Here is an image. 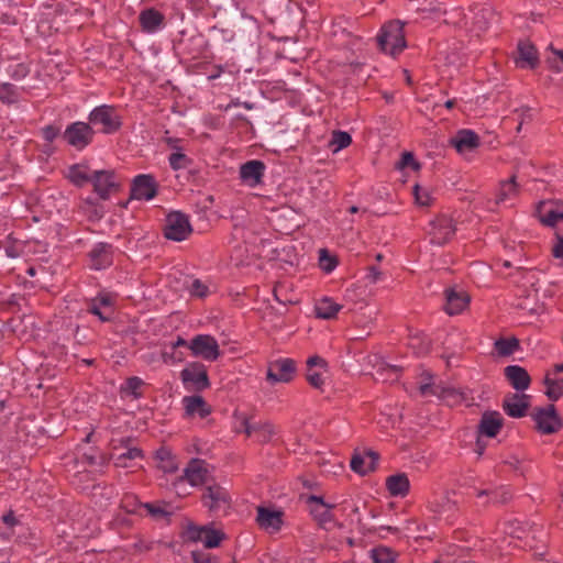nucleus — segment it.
<instances>
[{"label": "nucleus", "mask_w": 563, "mask_h": 563, "mask_svg": "<svg viewBox=\"0 0 563 563\" xmlns=\"http://www.w3.org/2000/svg\"><path fill=\"white\" fill-rule=\"evenodd\" d=\"M284 512L264 506L257 507L256 522L261 529L277 532L283 526Z\"/></svg>", "instance_id": "obj_18"}, {"label": "nucleus", "mask_w": 563, "mask_h": 563, "mask_svg": "<svg viewBox=\"0 0 563 563\" xmlns=\"http://www.w3.org/2000/svg\"><path fill=\"white\" fill-rule=\"evenodd\" d=\"M205 532V526L198 527V526H189L187 529V537L191 541H201L202 533Z\"/></svg>", "instance_id": "obj_57"}, {"label": "nucleus", "mask_w": 563, "mask_h": 563, "mask_svg": "<svg viewBox=\"0 0 563 563\" xmlns=\"http://www.w3.org/2000/svg\"><path fill=\"white\" fill-rule=\"evenodd\" d=\"M183 402L188 416L198 413L200 418H206L211 413V407L199 395L186 396L184 397Z\"/></svg>", "instance_id": "obj_29"}, {"label": "nucleus", "mask_w": 563, "mask_h": 563, "mask_svg": "<svg viewBox=\"0 0 563 563\" xmlns=\"http://www.w3.org/2000/svg\"><path fill=\"white\" fill-rule=\"evenodd\" d=\"M113 300L109 295H100L91 299L88 305V312L97 316L100 321L106 322L112 319Z\"/></svg>", "instance_id": "obj_25"}, {"label": "nucleus", "mask_w": 563, "mask_h": 563, "mask_svg": "<svg viewBox=\"0 0 563 563\" xmlns=\"http://www.w3.org/2000/svg\"><path fill=\"white\" fill-rule=\"evenodd\" d=\"M67 177L76 187H82L88 183L91 184L92 173H89V168L86 165L74 164L69 166Z\"/></svg>", "instance_id": "obj_31"}, {"label": "nucleus", "mask_w": 563, "mask_h": 563, "mask_svg": "<svg viewBox=\"0 0 563 563\" xmlns=\"http://www.w3.org/2000/svg\"><path fill=\"white\" fill-rule=\"evenodd\" d=\"M223 538V532L205 526V532L202 533L201 542L203 543L205 548L213 549L220 544Z\"/></svg>", "instance_id": "obj_39"}, {"label": "nucleus", "mask_w": 563, "mask_h": 563, "mask_svg": "<svg viewBox=\"0 0 563 563\" xmlns=\"http://www.w3.org/2000/svg\"><path fill=\"white\" fill-rule=\"evenodd\" d=\"M413 195L416 201L421 206H429L431 201V197L427 189L421 188L419 185L413 187Z\"/></svg>", "instance_id": "obj_52"}, {"label": "nucleus", "mask_w": 563, "mask_h": 563, "mask_svg": "<svg viewBox=\"0 0 563 563\" xmlns=\"http://www.w3.org/2000/svg\"><path fill=\"white\" fill-rule=\"evenodd\" d=\"M532 419L536 422L537 430L543 434H553L563 427V421L552 404L536 408Z\"/></svg>", "instance_id": "obj_7"}, {"label": "nucleus", "mask_w": 563, "mask_h": 563, "mask_svg": "<svg viewBox=\"0 0 563 563\" xmlns=\"http://www.w3.org/2000/svg\"><path fill=\"white\" fill-rule=\"evenodd\" d=\"M8 75L11 79L19 81L24 79L30 74V67L29 65L24 63H19L14 65H10L7 69Z\"/></svg>", "instance_id": "obj_47"}, {"label": "nucleus", "mask_w": 563, "mask_h": 563, "mask_svg": "<svg viewBox=\"0 0 563 563\" xmlns=\"http://www.w3.org/2000/svg\"><path fill=\"white\" fill-rule=\"evenodd\" d=\"M165 144L173 150V152H180L183 147L180 146L181 140L177 137H165Z\"/></svg>", "instance_id": "obj_62"}, {"label": "nucleus", "mask_w": 563, "mask_h": 563, "mask_svg": "<svg viewBox=\"0 0 563 563\" xmlns=\"http://www.w3.org/2000/svg\"><path fill=\"white\" fill-rule=\"evenodd\" d=\"M365 454L364 455H361V454H354L351 459V468L352 471H354L355 473L360 474V475H366L367 474V471H366V465H365Z\"/></svg>", "instance_id": "obj_50"}, {"label": "nucleus", "mask_w": 563, "mask_h": 563, "mask_svg": "<svg viewBox=\"0 0 563 563\" xmlns=\"http://www.w3.org/2000/svg\"><path fill=\"white\" fill-rule=\"evenodd\" d=\"M341 309L342 305L336 303L332 298L329 297H323L317 301L314 306L316 317L324 320L335 318Z\"/></svg>", "instance_id": "obj_30"}, {"label": "nucleus", "mask_w": 563, "mask_h": 563, "mask_svg": "<svg viewBox=\"0 0 563 563\" xmlns=\"http://www.w3.org/2000/svg\"><path fill=\"white\" fill-rule=\"evenodd\" d=\"M307 380L314 388H320L323 385V379L321 377V374L318 372H312L311 369H308Z\"/></svg>", "instance_id": "obj_59"}, {"label": "nucleus", "mask_w": 563, "mask_h": 563, "mask_svg": "<svg viewBox=\"0 0 563 563\" xmlns=\"http://www.w3.org/2000/svg\"><path fill=\"white\" fill-rule=\"evenodd\" d=\"M519 340L515 336L510 339L500 338L495 341L494 350L499 356H510L519 350Z\"/></svg>", "instance_id": "obj_35"}, {"label": "nucleus", "mask_w": 563, "mask_h": 563, "mask_svg": "<svg viewBox=\"0 0 563 563\" xmlns=\"http://www.w3.org/2000/svg\"><path fill=\"white\" fill-rule=\"evenodd\" d=\"M139 22L145 33H155L165 26V15L155 8H147L140 12Z\"/></svg>", "instance_id": "obj_23"}, {"label": "nucleus", "mask_w": 563, "mask_h": 563, "mask_svg": "<svg viewBox=\"0 0 563 563\" xmlns=\"http://www.w3.org/2000/svg\"><path fill=\"white\" fill-rule=\"evenodd\" d=\"M88 123L93 128L101 125L103 134H114L122 126V117L113 106L101 104L93 108L88 114Z\"/></svg>", "instance_id": "obj_2"}, {"label": "nucleus", "mask_w": 563, "mask_h": 563, "mask_svg": "<svg viewBox=\"0 0 563 563\" xmlns=\"http://www.w3.org/2000/svg\"><path fill=\"white\" fill-rule=\"evenodd\" d=\"M21 91H24V88L11 82H0V101L8 106L15 104L21 99Z\"/></svg>", "instance_id": "obj_34"}, {"label": "nucleus", "mask_w": 563, "mask_h": 563, "mask_svg": "<svg viewBox=\"0 0 563 563\" xmlns=\"http://www.w3.org/2000/svg\"><path fill=\"white\" fill-rule=\"evenodd\" d=\"M450 144L460 154H465L475 151L481 142L479 136L473 131L468 129H463L456 132V134L451 137Z\"/></svg>", "instance_id": "obj_19"}, {"label": "nucleus", "mask_w": 563, "mask_h": 563, "mask_svg": "<svg viewBox=\"0 0 563 563\" xmlns=\"http://www.w3.org/2000/svg\"><path fill=\"white\" fill-rule=\"evenodd\" d=\"M191 558L194 563H218L216 556L205 551H192Z\"/></svg>", "instance_id": "obj_53"}, {"label": "nucleus", "mask_w": 563, "mask_h": 563, "mask_svg": "<svg viewBox=\"0 0 563 563\" xmlns=\"http://www.w3.org/2000/svg\"><path fill=\"white\" fill-rule=\"evenodd\" d=\"M296 373V362L291 358H278L268 363L266 379L272 385L289 383Z\"/></svg>", "instance_id": "obj_12"}, {"label": "nucleus", "mask_w": 563, "mask_h": 563, "mask_svg": "<svg viewBox=\"0 0 563 563\" xmlns=\"http://www.w3.org/2000/svg\"><path fill=\"white\" fill-rule=\"evenodd\" d=\"M189 292L191 296L203 298L208 295L209 289L200 279H194L189 286Z\"/></svg>", "instance_id": "obj_51"}, {"label": "nucleus", "mask_w": 563, "mask_h": 563, "mask_svg": "<svg viewBox=\"0 0 563 563\" xmlns=\"http://www.w3.org/2000/svg\"><path fill=\"white\" fill-rule=\"evenodd\" d=\"M335 508L334 504L328 506H311L310 514L318 521L319 526L323 529H328L330 525H335L334 517L331 512Z\"/></svg>", "instance_id": "obj_32"}, {"label": "nucleus", "mask_w": 563, "mask_h": 563, "mask_svg": "<svg viewBox=\"0 0 563 563\" xmlns=\"http://www.w3.org/2000/svg\"><path fill=\"white\" fill-rule=\"evenodd\" d=\"M505 377L517 391H523L529 388L531 378L528 372L519 365H508L504 369Z\"/></svg>", "instance_id": "obj_26"}, {"label": "nucleus", "mask_w": 563, "mask_h": 563, "mask_svg": "<svg viewBox=\"0 0 563 563\" xmlns=\"http://www.w3.org/2000/svg\"><path fill=\"white\" fill-rule=\"evenodd\" d=\"M202 504L213 514L224 512L229 508L230 496L225 488L218 484L206 487L202 497Z\"/></svg>", "instance_id": "obj_13"}, {"label": "nucleus", "mask_w": 563, "mask_h": 563, "mask_svg": "<svg viewBox=\"0 0 563 563\" xmlns=\"http://www.w3.org/2000/svg\"><path fill=\"white\" fill-rule=\"evenodd\" d=\"M430 242L437 245H443L455 234V224L449 216L441 214L430 222Z\"/></svg>", "instance_id": "obj_14"}, {"label": "nucleus", "mask_w": 563, "mask_h": 563, "mask_svg": "<svg viewBox=\"0 0 563 563\" xmlns=\"http://www.w3.org/2000/svg\"><path fill=\"white\" fill-rule=\"evenodd\" d=\"M504 426V418L498 411H485L477 424V433L487 438H495Z\"/></svg>", "instance_id": "obj_20"}, {"label": "nucleus", "mask_w": 563, "mask_h": 563, "mask_svg": "<svg viewBox=\"0 0 563 563\" xmlns=\"http://www.w3.org/2000/svg\"><path fill=\"white\" fill-rule=\"evenodd\" d=\"M168 163L173 170L188 168L192 164V158L180 152H173L168 156Z\"/></svg>", "instance_id": "obj_41"}, {"label": "nucleus", "mask_w": 563, "mask_h": 563, "mask_svg": "<svg viewBox=\"0 0 563 563\" xmlns=\"http://www.w3.org/2000/svg\"><path fill=\"white\" fill-rule=\"evenodd\" d=\"M544 385L545 395L550 400L556 401L563 396V364H556L553 371L545 375Z\"/></svg>", "instance_id": "obj_21"}, {"label": "nucleus", "mask_w": 563, "mask_h": 563, "mask_svg": "<svg viewBox=\"0 0 563 563\" xmlns=\"http://www.w3.org/2000/svg\"><path fill=\"white\" fill-rule=\"evenodd\" d=\"M555 201H541L537 213L540 222L549 228H554L559 221H563V211L555 207Z\"/></svg>", "instance_id": "obj_27"}, {"label": "nucleus", "mask_w": 563, "mask_h": 563, "mask_svg": "<svg viewBox=\"0 0 563 563\" xmlns=\"http://www.w3.org/2000/svg\"><path fill=\"white\" fill-rule=\"evenodd\" d=\"M365 457L367 473L375 471L378 464L379 454L375 451L368 450L365 452Z\"/></svg>", "instance_id": "obj_55"}, {"label": "nucleus", "mask_w": 563, "mask_h": 563, "mask_svg": "<svg viewBox=\"0 0 563 563\" xmlns=\"http://www.w3.org/2000/svg\"><path fill=\"white\" fill-rule=\"evenodd\" d=\"M180 37L174 41L175 53L186 60H194L203 56L208 48V40L201 33L186 36V32L179 33Z\"/></svg>", "instance_id": "obj_3"}, {"label": "nucleus", "mask_w": 563, "mask_h": 563, "mask_svg": "<svg viewBox=\"0 0 563 563\" xmlns=\"http://www.w3.org/2000/svg\"><path fill=\"white\" fill-rule=\"evenodd\" d=\"M512 495L510 490L505 487L500 486L495 489L489 490L488 498L483 503V506H489V505H504L507 504L511 499Z\"/></svg>", "instance_id": "obj_38"}, {"label": "nucleus", "mask_w": 563, "mask_h": 563, "mask_svg": "<svg viewBox=\"0 0 563 563\" xmlns=\"http://www.w3.org/2000/svg\"><path fill=\"white\" fill-rule=\"evenodd\" d=\"M158 183L151 174H140L131 183L130 199L152 200L157 196Z\"/></svg>", "instance_id": "obj_11"}, {"label": "nucleus", "mask_w": 563, "mask_h": 563, "mask_svg": "<svg viewBox=\"0 0 563 563\" xmlns=\"http://www.w3.org/2000/svg\"><path fill=\"white\" fill-rule=\"evenodd\" d=\"M156 459L158 461V468L164 473L173 474L178 471V463L168 449H158L156 451Z\"/></svg>", "instance_id": "obj_33"}, {"label": "nucleus", "mask_w": 563, "mask_h": 563, "mask_svg": "<svg viewBox=\"0 0 563 563\" xmlns=\"http://www.w3.org/2000/svg\"><path fill=\"white\" fill-rule=\"evenodd\" d=\"M400 166L401 167H411L412 169L417 170L420 168V164L416 161L412 153L405 152L400 159Z\"/></svg>", "instance_id": "obj_56"}, {"label": "nucleus", "mask_w": 563, "mask_h": 563, "mask_svg": "<svg viewBox=\"0 0 563 563\" xmlns=\"http://www.w3.org/2000/svg\"><path fill=\"white\" fill-rule=\"evenodd\" d=\"M551 254L554 258L560 260L563 265V235L555 234Z\"/></svg>", "instance_id": "obj_54"}, {"label": "nucleus", "mask_w": 563, "mask_h": 563, "mask_svg": "<svg viewBox=\"0 0 563 563\" xmlns=\"http://www.w3.org/2000/svg\"><path fill=\"white\" fill-rule=\"evenodd\" d=\"M257 433L255 435V440L258 443H268L273 437L276 434L275 427L269 421L258 422Z\"/></svg>", "instance_id": "obj_40"}, {"label": "nucleus", "mask_w": 563, "mask_h": 563, "mask_svg": "<svg viewBox=\"0 0 563 563\" xmlns=\"http://www.w3.org/2000/svg\"><path fill=\"white\" fill-rule=\"evenodd\" d=\"M143 385H144V382L140 377L132 376L126 379L125 384L121 387V390H122V393H125L126 395H131L135 399H137V398L142 397L140 389Z\"/></svg>", "instance_id": "obj_44"}, {"label": "nucleus", "mask_w": 563, "mask_h": 563, "mask_svg": "<svg viewBox=\"0 0 563 563\" xmlns=\"http://www.w3.org/2000/svg\"><path fill=\"white\" fill-rule=\"evenodd\" d=\"M377 44L383 52L391 56L400 54L407 46L404 24L400 21H390L384 24L377 35Z\"/></svg>", "instance_id": "obj_1"}, {"label": "nucleus", "mask_w": 563, "mask_h": 563, "mask_svg": "<svg viewBox=\"0 0 563 563\" xmlns=\"http://www.w3.org/2000/svg\"><path fill=\"white\" fill-rule=\"evenodd\" d=\"M307 366L308 369H311L313 366L325 367L327 362L322 357L314 355L307 360Z\"/></svg>", "instance_id": "obj_63"}, {"label": "nucleus", "mask_w": 563, "mask_h": 563, "mask_svg": "<svg viewBox=\"0 0 563 563\" xmlns=\"http://www.w3.org/2000/svg\"><path fill=\"white\" fill-rule=\"evenodd\" d=\"M188 349L195 357H200L208 362L219 358L221 351L218 341L210 334H197L189 342Z\"/></svg>", "instance_id": "obj_8"}, {"label": "nucleus", "mask_w": 563, "mask_h": 563, "mask_svg": "<svg viewBox=\"0 0 563 563\" xmlns=\"http://www.w3.org/2000/svg\"><path fill=\"white\" fill-rule=\"evenodd\" d=\"M307 504L311 507V506H320V507H323V506H328L330 505L329 503H325L323 497L321 496H317V495H310L308 496L307 498Z\"/></svg>", "instance_id": "obj_64"}, {"label": "nucleus", "mask_w": 563, "mask_h": 563, "mask_svg": "<svg viewBox=\"0 0 563 563\" xmlns=\"http://www.w3.org/2000/svg\"><path fill=\"white\" fill-rule=\"evenodd\" d=\"M96 131L88 122L75 121L69 123L62 134V140L76 151H84L92 144Z\"/></svg>", "instance_id": "obj_4"}, {"label": "nucleus", "mask_w": 563, "mask_h": 563, "mask_svg": "<svg viewBox=\"0 0 563 563\" xmlns=\"http://www.w3.org/2000/svg\"><path fill=\"white\" fill-rule=\"evenodd\" d=\"M373 563H395L396 553L388 548L378 547L372 550Z\"/></svg>", "instance_id": "obj_43"}, {"label": "nucleus", "mask_w": 563, "mask_h": 563, "mask_svg": "<svg viewBox=\"0 0 563 563\" xmlns=\"http://www.w3.org/2000/svg\"><path fill=\"white\" fill-rule=\"evenodd\" d=\"M143 507L147 510L148 515L156 519L166 518L170 515V512L159 504L146 503Z\"/></svg>", "instance_id": "obj_49"}, {"label": "nucleus", "mask_w": 563, "mask_h": 563, "mask_svg": "<svg viewBox=\"0 0 563 563\" xmlns=\"http://www.w3.org/2000/svg\"><path fill=\"white\" fill-rule=\"evenodd\" d=\"M180 379L188 390L202 391L210 387L207 367L200 362L189 363L180 372Z\"/></svg>", "instance_id": "obj_6"}, {"label": "nucleus", "mask_w": 563, "mask_h": 563, "mask_svg": "<svg viewBox=\"0 0 563 563\" xmlns=\"http://www.w3.org/2000/svg\"><path fill=\"white\" fill-rule=\"evenodd\" d=\"M64 131H62V125L52 123L47 124L43 128H41L40 133L42 139L46 142L45 146V153H52L53 148L49 147V145L57 139L62 137Z\"/></svg>", "instance_id": "obj_37"}, {"label": "nucleus", "mask_w": 563, "mask_h": 563, "mask_svg": "<svg viewBox=\"0 0 563 563\" xmlns=\"http://www.w3.org/2000/svg\"><path fill=\"white\" fill-rule=\"evenodd\" d=\"M133 438L131 437H123L121 439H112L111 440V448L113 450H119V449H128V448H131L132 446V442H133Z\"/></svg>", "instance_id": "obj_58"}, {"label": "nucleus", "mask_w": 563, "mask_h": 563, "mask_svg": "<svg viewBox=\"0 0 563 563\" xmlns=\"http://www.w3.org/2000/svg\"><path fill=\"white\" fill-rule=\"evenodd\" d=\"M444 294V311L450 316L461 313L470 303V296L465 291H457L454 288H448Z\"/></svg>", "instance_id": "obj_24"}, {"label": "nucleus", "mask_w": 563, "mask_h": 563, "mask_svg": "<svg viewBox=\"0 0 563 563\" xmlns=\"http://www.w3.org/2000/svg\"><path fill=\"white\" fill-rule=\"evenodd\" d=\"M518 192L516 177L501 181L498 194L496 196V203H503L514 198Z\"/></svg>", "instance_id": "obj_36"}, {"label": "nucleus", "mask_w": 563, "mask_h": 563, "mask_svg": "<svg viewBox=\"0 0 563 563\" xmlns=\"http://www.w3.org/2000/svg\"><path fill=\"white\" fill-rule=\"evenodd\" d=\"M91 185L98 197L107 200L112 192L119 190L121 181L113 169H101L92 172Z\"/></svg>", "instance_id": "obj_9"}, {"label": "nucleus", "mask_w": 563, "mask_h": 563, "mask_svg": "<svg viewBox=\"0 0 563 563\" xmlns=\"http://www.w3.org/2000/svg\"><path fill=\"white\" fill-rule=\"evenodd\" d=\"M209 471L208 464L201 459H191L184 470L183 475L174 482L175 487H179L185 483L191 486H199L208 482Z\"/></svg>", "instance_id": "obj_10"}, {"label": "nucleus", "mask_w": 563, "mask_h": 563, "mask_svg": "<svg viewBox=\"0 0 563 563\" xmlns=\"http://www.w3.org/2000/svg\"><path fill=\"white\" fill-rule=\"evenodd\" d=\"M114 247L107 242H99L88 253L89 267L101 271L113 264Z\"/></svg>", "instance_id": "obj_15"}, {"label": "nucleus", "mask_w": 563, "mask_h": 563, "mask_svg": "<svg viewBox=\"0 0 563 563\" xmlns=\"http://www.w3.org/2000/svg\"><path fill=\"white\" fill-rule=\"evenodd\" d=\"M382 272L376 266H369L366 274V280L371 284H375L380 280Z\"/></svg>", "instance_id": "obj_61"}, {"label": "nucleus", "mask_w": 563, "mask_h": 563, "mask_svg": "<svg viewBox=\"0 0 563 563\" xmlns=\"http://www.w3.org/2000/svg\"><path fill=\"white\" fill-rule=\"evenodd\" d=\"M401 368L396 365L383 364L378 367L377 374H379L385 380L398 379Z\"/></svg>", "instance_id": "obj_48"}, {"label": "nucleus", "mask_w": 563, "mask_h": 563, "mask_svg": "<svg viewBox=\"0 0 563 563\" xmlns=\"http://www.w3.org/2000/svg\"><path fill=\"white\" fill-rule=\"evenodd\" d=\"M242 426H245V434L247 437H254L257 433L258 422H251L247 417L242 418Z\"/></svg>", "instance_id": "obj_60"}, {"label": "nucleus", "mask_w": 563, "mask_h": 563, "mask_svg": "<svg viewBox=\"0 0 563 563\" xmlns=\"http://www.w3.org/2000/svg\"><path fill=\"white\" fill-rule=\"evenodd\" d=\"M163 232L167 240L176 242L186 240L192 232L189 217L180 211L169 212L166 216Z\"/></svg>", "instance_id": "obj_5"}, {"label": "nucleus", "mask_w": 563, "mask_h": 563, "mask_svg": "<svg viewBox=\"0 0 563 563\" xmlns=\"http://www.w3.org/2000/svg\"><path fill=\"white\" fill-rule=\"evenodd\" d=\"M386 487L391 496L405 497L409 493L410 482L405 473H398L386 478Z\"/></svg>", "instance_id": "obj_28"}, {"label": "nucleus", "mask_w": 563, "mask_h": 563, "mask_svg": "<svg viewBox=\"0 0 563 563\" xmlns=\"http://www.w3.org/2000/svg\"><path fill=\"white\" fill-rule=\"evenodd\" d=\"M266 165L260 159H251L240 166V178L250 187L260 185L265 174Z\"/></svg>", "instance_id": "obj_17"}, {"label": "nucleus", "mask_w": 563, "mask_h": 563, "mask_svg": "<svg viewBox=\"0 0 563 563\" xmlns=\"http://www.w3.org/2000/svg\"><path fill=\"white\" fill-rule=\"evenodd\" d=\"M352 143V136L344 131H334L332 133L331 146H334L333 152H338L347 147Z\"/></svg>", "instance_id": "obj_46"}, {"label": "nucleus", "mask_w": 563, "mask_h": 563, "mask_svg": "<svg viewBox=\"0 0 563 563\" xmlns=\"http://www.w3.org/2000/svg\"><path fill=\"white\" fill-rule=\"evenodd\" d=\"M530 408V396L523 393H509L503 400V409L511 418H522Z\"/></svg>", "instance_id": "obj_16"}, {"label": "nucleus", "mask_w": 563, "mask_h": 563, "mask_svg": "<svg viewBox=\"0 0 563 563\" xmlns=\"http://www.w3.org/2000/svg\"><path fill=\"white\" fill-rule=\"evenodd\" d=\"M515 60L520 68H537L539 65V56L536 46L529 41H520L517 46Z\"/></svg>", "instance_id": "obj_22"}, {"label": "nucleus", "mask_w": 563, "mask_h": 563, "mask_svg": "<svg viewBox=\"0 0 563 563\" xmlns=\"http://www.w3.org/2000/svg\"><path fill=\"white\" fill-rule=\"evenodd\" d=\"M338 265L335 256L331 255L327 249L319 250V266L325 273H331Z\"/></svg>", "instance_id": "obj_45"}, {"label": "nucleus", "mask_w": 563, "mask_h": 563, "mask_svg": "<svg viewBox=\"0 0 563 563\" xmlns=\"http://www.w3.org/2000/svg\"><path fill=\"white\" fill-rule=\"evenodd\" d=\"M143 451L136 446L128 448L125 452L119 454L114 460L117 467H128V460L142 459Z\"/></svg>", "instance_id": "obj_42"}]
</instances>
